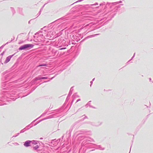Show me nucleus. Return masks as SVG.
<instances>
[{"label":"nucleus","instance_id":"6","mask_svg":"<svg viewBox=\"0 0 153 153\" xmlns=\"http://www.w3.org/2000/svg\"><path fill=\"white\" fill-rule=\"evenodd\" d=\"M46 78L44 77H42V79H46Z\"/></svg>","mask_w":153,"mask_h":153},{"label":"nucleus","instance_id":"3","mask_svg":"<svg viewBox=\"0 0 153 153\" xmlns=\"http://www.w3.org/2000/svg\"><path fill=\"white\" fill-rule=\"evenodd\" d=\"M12 56H8L6 58V60H5L6 63H7V62H9L10 61L11 58V57H12Z\"/></svg>","mask_w":153,"mask_h":153},{"label":"nucleus","instance_id":"2","mask_svg":"<svg viewBox=\"0 0 153 153\" xmlns=\"http://www.w3.org/2000/svg\"><path fill=\"white\" fill-rule=\"evenodd\" d=\"M31 141L30 140H28L26 141L24 144V146H25L27 147L29 146L30 144V143Z\"/></svg>","mask_w":153,"mask_h":153},{"label":"nucleus","instance_id":"1","mask_svg":"<svg viewBox=\"0 0 153 153\" xmlns=\"http://www.w3.org/2000/svg\"><path fill=\"white\" fill-rule=\"evenodd\" d=\"M33 45L32 44H26L24 45L21 46L20 47L19 49V50H22L25 49L26 48H33Z\"/></svg>","mask_w":153,"mask_h":153},{"label":"nucleus","instance_id":"5","mask_svg":"<svg viewBox=\"0 0 153 153\" xmlns=\"http://www.w3.org/2000/svg\"><path fill=\"white\" fill-rule=\"evenodd\" d=\"M34 148H35V149H37L38 148V146H36Z\"/></svg>","mask_w":153,"mask_h":153},{"label":"nucleus","instance_id":"4","mask_svg":"<svg viewBox=\"0 0 153 153\" xmlns=\"http://www.w3.org/2000/svg\"><path fill=\"white\" fill-rule=\"evenodd\" d=\"M46 64H43L40 65L39 66H46Z\"/></svg>","mask_w":153,"mask_h":153},{"label":"nucleus","instance_id":"7","mask_svg":"<svg viewBox=\"0 0 153 153\" xmlns=\"http://www.w3.org/2000/svg\"><path fill=\"white\" fill-rule=\"evenodd\" d=\"M65 48H62L60 49V50H62V49H65Z\"/></svg>","mask_w":153,"mask_h":153}]
</instances>
